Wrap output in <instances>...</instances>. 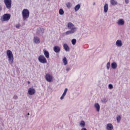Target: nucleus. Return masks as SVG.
<instances>
[{
    "label": "nucleus",
    "mask_w": 130,
    "mask_h": 130,
    "mask_svg": "<svg viewBox=\"0 0 130 130\" xmlns=\"http://www.w3.org/2000/svg\"><path fill=\"white\" fill-rule=\"evenodd\" d=\"M7 55L8 57V61L10 64H12L14 62V55L13 52L10 50H8L6 52Z\"/></svg>",
    "instance_id": "nucleus-1"
},
{
    "label": "nucleus",
    "mask_w": 130,
    "mask_h": 130,
    "mask_svg": "<svg viewBox=\"0 0 130 130\" xmlns=\"http://www.w3.org/2000/svg\"><path fill=\"white\" fill-rule=\"evenodd\" d=\"M22 14L23 21H26V19H28L29 16H30V12L28 9H24L22 12Z\"/></svg>",
    "instance_id": "nucleus-2"
},
{
    "label": "nucleus",
    "mask_w": 130,
    "mask_h": 130,
    "mask_svg": "<svg viewBox=\"0 0 130 130\" xmlns=\"http://www.w3.org/2000/svg\"><path fill=\"white\" fill-rule=\"evenodd\" d=\"M67 28L68 29L74 31L75 32H77V30H78V27H75V25L72 22H69L68 23Z\"/></svg>",
    "instance_id": "nucleus-3"
},
{
    "label": "nucleus",
    "mask_w": 130,
    "mask_h": 130,
    "mask_svg": "<svg viewBox=\"0 0 130 130\" xmlns=\"http://www.w3.org/2000/svg\"><path fill=\"white\" fill-rule=\"evenodd\" d=\"M4 3L8 10L12 9V0H4Z\"/></svg>",
    "instance_id": "nucleus-4"
},
{
    "label": "nucleus",
    "mask_w": 130,
    "mask_h": 130,
    "mask_svg": "<svg viewBox=\"0 0 130 130\" xmlns=\"http://www.w3.org/2000/svg\"><path fill=\"white\" fill-rule=\"evenodd\" d=\"M10 19H11V14L7 13L3 15L1 20H2L3 22H5L10 20Z\"/></svg>",
    "instance_id": "nucleus-5"
},
{
    "label": "nucleus",
    "mask_w": 130,
    "mask_h": 130,
    "mask_svg": "<svg viewBox=\"0 0 130 130\" xmlns=\"http://www.w3.org/2000/svg\"><path fill=\"white\" fill-rule=\"evenodd\" d=\"M38 60L41 63H46L47 62V60L46 58L43 55H41L38 57Z\"/></svg>",
    "instance_id": "nucleus-6"
},
{
    "label": "nucleus",
    "mask_w": 130,
    "mask_h": 130,
    "mask_svg": "<svg viewBox=\"0 0 130 130\" xmlns=\"http://www.w3.org/2000/svg\"><path fill=\"white\" fill-rule=\"evenodd\" d=\"M45 79L47 82L51 83V81H53V77L50 74L47 73L45 75Z\"/></svg>",
    "instance_id": "nucleus-7"
},
{
    "label": "nucleus",
    "mask_w": 130,
    "mask_h": 130,
    "mask_svg": "<svg viewBox=\"0 0 130 130\" xmlns=\"http://www.w3.org/2000/svg\"><path fill=\"white\" fill-rule=\"evenodd\" d=\"M37 34L39 35H42L44 33V28L42 27H38L37 30Z\"/></svg>",
    "instance_id": "nucleus-8"
},
{
    "label": "nucleus",
    "mask_w": 130,
    "mask_h": 130,
    "mask_svg": "<svg viewBox=\"0 0 130 130\" xmlns=\"http://www.w3.org/2000/svg\"><path fill=\"white\" fill-rule=\"evenodd\" d=\"M29 95H34L36 93V90L34 88H29L28 90Z\"/></svg>",
    "instance_id": "nucleus-9"
},
{
    "label": "nucleus",
    "mask_w": 130,
    "mask_h": 130,
    "mask_svg": "<svg viewBox=\"0 0 130 130\" xmlns=\"http://www.w3.org/2000/svg\"><path fill=\"white\" fill-rule=\"evenodd\" d=\"M117 24L118 26H123L124 25V20L123 19H120L117 21Z\"/></svg>",
    "instance_id": "nucleus-10"
},
{
    "label": "nucleus",
    "mask_w": 130,
    "mask_h": 130,
    "mask_svg": "<svg viewBox=\"0 0 130 130\" xmlns=\"http://www.w3.org/2000/svg\"><path fill=\"white\" fill-rule=\"evenodd\" d=\"M53 50L56 53H59L60 52V47L58 46H55L53 47Z\"/></svg>",
    "instance_id": "nucleus-11"
},
{
    "label": "nucleus",
    "mask_w": 130,
    "mask_h": 130,
    "mask_svg": "<svg viewBox=\"0 0 130 130\" xmlns=\"http://www.w3.org/2000/svg\"><path fill=\"white\" fill-rule=\"evenodd\" d=\"M116 45L117 47H121L122 46V41L120 40H117L116 42Z\"/></svg>",
    "instance_id": "nucleus-12"
},
{
    "label": "nucleus",
    "mask_w": 130,
    "mask_h": 130,
    "mask_svg": "<svg viewBox=\"0 0 130 130\" xmlns=\"http://www.w3.org/2000/svg\"><path fill=\"white\" fill-rule=\"evenodd\" d=\"M107 130H113V125L111 123H108L106 126Z\"/></svg>",
    "instance_id": "nucleus-13"
},
{
    "label": "nucleus",
    "mask_w": 130,
    "mask_h": 130,
    "mask_svg": "<svg viewBox=\"0 0 130 130\" xmlns=\"http://www.w3.org/2000/svg\"><path fill=\"white\" fill-rule=\"evenodd\" d=\"M33 41L34 42H35V43L38 44L40 43V39H39V38H38V37H35L34 38Z\"/></svg>",
    "instance_id": "nucleus-14"
},
{
    "label": "nucleus",
    "mask_w": 130,
    "mask_h": 130,
    "mask_svg": "<svg viewBox=\"0 0 130 130\" xmlns=\"http://www.w3.org/2000/svg\"><path fill=\"white\" fill-rule=\"evenodd\" d=\"M44 54L46 58H49V52L45 49L43 50Z\"/></svg>",
    "instance_id": "nucleus-15"
},
{
    "label": "nucleus",
    "mask_w": 130,
    "mask_h": 130,
    "mask_svg": "<svg viewBox=\"0 0 130 130\" xmlns=\"http://www.w3.org/2000/svg\"><path fill=\"white\" fill-rule=\"evenodd\" d=\"M94 108H95V109L98 112H99V111H100V105H99V104L95 103L94 104Z\"/></svg>",
    "instance_id": "nucleus-16"
},
{
    "label": "nucleus",
    "mask_w": 130,
    "mask_h": 130,
    "mask_svg": "<svg viewBox=\"0 0 130 130\" xmlns=\"http://www.w3.org/2000/svg\"><path fill=\"white\" fill-rule=\"evenodd\" d=\"M67 92H68V88H65L62 95L60 97V100H63V99H64V96H66V95H67Z\"/></svg>",
    "instance_id": "nucleus-17"
},
{
    "label": "nucleus",
    "mask_w": 130,
    "mask_h": 130,
    "mask_svg": "<svg viewBox=\"0 0 130 130\" xmlns=\"http://www.w3.org/2000/svg\"><path fill=\"white\" fill-rule=\"evenodd\" d=\"M108 12V4L106 3L104 6V12L107 13Z\"/></svg>",
    "instance_id": "nucleus-18"
},
{
    "label": "nucleus",
    "mask_w": 130,
    "mask_h": 130,
    "mask_svg": "<svg viewBox=\"0 0 130 130\" xmlns=\"http://www.w3.org/2000/svg\"><path fill=\"white\" fill-rule=\"evenodd\" d=\"M112 69L113 70H115L117 68V63H116L115 62H113L111 64Z\"/></svg>",
    "instance_id": "nucleus-19"
},
{
    "label": "nucleus",
    "mask_w": 130,
    "mask_h": 130,
    "mask_svg": "<svg viewBox=\"0 0 130 130\" xmlns=\"http://www.w3.org/2000/svg\"><path fill=\"white\" fill-rule=\"evenodd\" d=\"M63 47L65 51H70V47H69V45H68L67 44H64Z\"/></svg>",
    "instance_id": "nucleus-20"
},
{
    "label": "nucleus",
    "mask_w": 130,
    "mask_h": 130,
    "mask_svg": "<svg viewBox=\"0 0 130 130\" xmlns=\"http://www.w3.org/2000/svg\"><path fill=\"white\" fill-rule=\"evenodd\" d=\"M110 4L112 6H116L117 5V1L116 0H110Z\"/></svg>",
    "instance_id": "nucleus-21"
},
{
    "label": "nucleus",
    "mask_w": 130,
    "mask_h": 130,
    "mask_svg": "<svg viewBox=\"0 0 130 130\" xmlns=\"http://www.w3.org/2000/svg\"><path fill=\"white\" fill-rule=\"evenodd\" d=\"M80 8L81 5L78 4L77 5H76L74 8L75 12H78V11L80 10Z\"/></svg>",
    "instance_id": "nucleus-22"
},
{
    "label": "nucleus",
    "mask_w": 130,
    "mask_h": 130,
    "mask_svg": "<svg viewBox=\"0 0 130 130\" xmlns=\"http://www.w3.org/2000/svg\"><path fill=\"white\" fill-rule=\"evenodd\" d=\"M74 33H76V31L70 30L66 31V35H71V34H74Z\"/></svg>",
    "instance_id": "nucleus-23"
},
{
    "label": "nucleus",
    "mask_w": 130,
    "mask_h": 130,
    "mask_svg": "<svg viewBox=\"0 0 130 130\" xmlns=\"http://www.w3.org/2000/svg\"><path fill=\"white\" fill-rule=\"evenodd\" d=\"M62 61L64 66H67L68 64V59H67V57H64L62 59Z\"/></svg>",
    "instance_id": "nucleus-24"
},
{
    "label": "nucleus",
    "mask_w": 130,
    "mask_h": 130,
    "mask_svg": "<svg viewBox=\"0 0 130 130\" xmlns=\"http://www.w3.org/2000/svg\"><path fill=\"white\" fill-rule=\"evenodd\" d=\"M80 126H81V127H85V126L86 125V123L83 120H82L80 121Z\"/></svg>",
    "instance_id": "nucleus-25"
},
{
    "label": "nucleus",
    "mask_w": 130,
    "mask_h": 130,
    "mask_svg": "<svg viewBox=\"0 0 130 130\" xmlns=\"http://www.w3.org/2000/svg\"><path fill=\"white\" fill-rule=\"evenodd\" d=\"M116 119H117V122L118 123H119V122H120V120H121V117L120 115H119L116 117Z\"/></svg>",
    "instance_id": "nucleus-26"
},
{
    "label": "nucleus",
    "mask_w": 130,
    "mask_h": 130,
    "mask_svg": "<svg viewBox=\"0 0 130 130\" xmlns=\"http://www.w3.org/2000/svg\"><path fill=\"white\" fill-rule=\"evenodd\" d=\"M59 15H63L64 14V12L63 11V10L62 9H60L59 10Z\"/></svg>",
    "instance_id": "nucleus-27"
},
{
    "label": "nucleus",
    "mask_w": 130,
    "mask_h": 130,
    "mask_svg": "<svg viewBox=\"0 0 130 130\" xmlns=\"http://www.w3.org/2000/svg\"><path fill=\"white\" fill-rule=\"evenodd\" d=\"M71 42L73 45H75L77 43V40H76V39H73L72 40Z\"/></svg>",
    "instance_id": "nucleus-28"
},
{
    "label": "nucleus",
    "mask_w": 130,
    "mask_h": 130,
    "mask_svg": "<svg viewBox=\"0 0 130 130\" xmlns=\"http://www.w3.org/2000/svg\"><path fill=\"white\" fill-rule=\"evenodd\" d=\"M66 6L68 9H70V8H72V4H71V3H68L67 4H66Z\"/></svg>",
    "instance_id": "nucleus-29"
},
{
    "label": "nucleus",
    "mask_w": 130,
    "mask_h": 130,
    "mask_svg": "<svg viewBox=\"0 0 130 130\" xmlns=\"http://www.w3.org/2000/svg\"><path fill=\"white\" fill-rule=\"evenodd\" d=\"M107 69L108 70L110 69V62H108L106 65Z\"/></svg>",
    "instance_id": "nucleus-30"
},
{
    "label": "nucleus",
    "mask_w": 130,
    "mask_h": 130,
    "mask_svg": "<svg viewBox=\"0 0 130 130\" xmlns=\"http://www.w3.org/2000/svg\"><path fill=\"white\" fill-rule=\"evenodd\" d=\"M101 102L103 103H106V102H107V99H106V98H103Z\"/></svg>",
    "instance_id": "nucleus-31"
},
{
    "label": "nucleus",
    "mask_w": 130,
    "mask_h": 130,
    "mask_svg": "<svg viewBox=\"0 0 130 130\" xmlns=\"http://www.w3.org/2000/svg\"><path fill=\"white\" fill-rule=\"evenodd\" d=\"M109 89L111 90V89H113V85L111 84H109Z\"/></svg>",
    "instance_id": "nucleus-32"
},
{
    "label": "nucleus",
    "mask_w": 130,
    "mask_h": 130,
    "mask_svg": "<svg viewBox=\"0 0 130 130\" xmlns=\"http://www.w3.org/2000/svg\"><path fill=\"white\" fill-rule=\"evenodd\" d=\"M13 99H14L15 100H17V99H18V95H14L13 96Z\"/></svg>",
    "instance_id": "nucleus-33"
},
{
    "label": "nucleus",
    "mask_w": 130,
    "mask_h": 130,
    "mask_svg": "<svg viewBox=\"0 0 130 130\" xmlns=\"http://www.w3.org/2000/svg\"><path fill=\"white\" fill-rule=\"evenodd\" d=\"M16 28L19 29L20 28V24H17L15 25Z\"/></svg>",
    "instance_id": "nucleus-34"
},
{
    "label": "nucleus",
    "mask_w": 130,
    "mask_h": 130,
    "mask_svg": "<svg viewBox=\"0 0 130 130\" xmlns=\"http://www.w3.org/2000/svg\"><path fill=\"white\" fill-rule=\"evenodd\" d=\"M66 71H67V72H69V71H71V68H70V67H67V68H66Z\"/></svg>",
    "instance_id": "nucleus-35"
},
{
    "label": "nucleus",
    "mask_w": 130,
    "mask_h": 130,
    "mask_svg": "<svg viewBox=\"0 0 130 130\" xmlns=\"http://www.w3.org/2000/svg\"><path fill=\"white\" fill-rule=\"evenodd\" d=\"M29 115H30V113H28L26 115H25V117H27L28 119L29 118Z\"/></svg>",
    "instance_id": "nucleus-36"
},
{
    "label": "nucleus",
    "mask_w": 130,
    "mask_h": 130,
    "mask_svg": "<svg viewBox=\"0 0 130 130\" xmlns=\"http://www.w3.org/2000/svg\"><path fill=\"white\" fill-rule=\"evenodd\" d=\"M125 4H126V5H127V4H128V3H129L128 0H125Z\"/></svg>",
    "instance_id": "nucleus-37"
},
{
    "label": "nucleus",
    "mask_w": 130,
    "mask_h": 130,
    "mask_svg": "<svg viewBox=\"0 0 130 130\" xmlns=\"http://www.w3.org/2000/svg\"><path fill=\"white\" fill-rule=\"evenodd\" d=\"M2 10H3V8L2 7V6L0 5V12H2Z\"/></svg>",
    "instance_id": "nucleus-38"
},
{
    "label": "nucleus",
    "mask_w": 130,
    "mask_h": 130,
    "mask_svg": "<svg viewBox=\"0 0 130 130\" xmlns=\"http://www.w3.org/2000/svg\"><path fill=\"white\" fill-rule=\"evenodd\" d=\"M96 5V4L94 3H93V6H95Z\"/></svg>",
    "instance_id": "nucleus-39"
},
{
    "label": "nucleus",
    "mask_w": 130,
    "mask_h": 130,
    "mask_svg": "<svg viewBox=\"0 0 130 130\" xmlns=\"http://www.w3.org/2000/svg\"><path fill=\"white\" fill-rule=\"evenodd\" d=\"M28 84H30V82H29V81H28Z\"/></svg>",
    "instance_id": "nucleus-40"
}]
</instances>
